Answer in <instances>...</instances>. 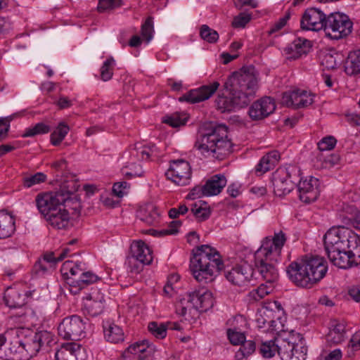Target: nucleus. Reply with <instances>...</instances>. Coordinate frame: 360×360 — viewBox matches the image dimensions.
Returning a JSON list of instances; mask_svg holds the SVG:
<instances>
[{"label": "nucleus", "mask_w": 360, "mask_h": 360, "mask_svg": "<svg viewBox=\"0 0 360 360\" xmlns=\"http://www.w3.org/2000/svg\"><path fill=\"white\" fill-rule=\"evenodd\" d=\"M155 348L148 341L135 342L128 347L124 354H131L139 360H153Z\"/></svg>", "instance_id": "5701e85b"}, {"label": "nucleus", "mask_w": 360, "mask_h": 360, "mask_svg": "<svg viewBox=\"0 0 360 360\" xmlns=\"http://www.w3.org/2000/svg\"><path fill=\"white\" fill-rule=\"evenodd\" d=\"M260 354L266 359L273 357L278 353L277 338L274 340L263 342L259 349Z\"/></svg>", "instance_id": "a18cd8bd"}, {"label": "nucleus", "mask_w": 360, "mask_h": 360, "mask_svg": "<svg viewBox=\"0 0 360 360\" xmlns=\"http://www.w3.org/2000/svg\"><path fill=\"white\" fill-rule=\"evenodd\" d=\"M10 340V349L12 352V360L26 357L24 353L27 354V341L22 343L18 336L13 335Z\"/></svg>", "instance_id": "4c0bfd02"}, {"label": "nucleus", "mask_w": 360, "mask_h": 360, "mask_svg": "<svg viewBox=\"0 0 360 360\" xmlns=\"http://www.w3.org/2000/svg\"><path fill=\"white\" fill-rule=\"evenodd\" d=\"M148 329L151 335L156 338L163 339L167 336V325H165V323L150 322Z\"/></svg>", "instance_id": "49530a36"}, {"label": "nucleus", "mask_w": 360, "mask_h": 360, "mask_svg": "<svg viewBox=\"0 0 360 360\" xmlns=\"http://www.w3.org/2000/svg\"><path fill=\"white\" fill-rule=\"evenodd\" d=\"M191 174L189 162L181 159L171 161L169 168L165 172L167 179L179 186L188 185Z\"/></svg>", "instance_id": "f8f14e48"}, {"label": "nucleus", "mask_w": 360, "mask_h": 360, "mask_svg": "<svg viewBox=\"0 0 360 360\" xmlns=\"http://www.w3.org/2000/svg\"><path fill=\"white\" fill-rule=\"evenodd\" d=\"M79 283L84 284L85 286L98 281L100 278L90 271H86V266L85 264H84V270L80 273L78 278Z\"/></svg>", "instance_id": "603ef678"}, {"label": "nucleus", "mask_w": 360, "mask_h": 360, "mask_svg": "<svg viewBox=\"0 0 360 360\" xmlns=\"http://www.w3.org/2000/svg\"><path fill=\"white\" fill-rule=\"evenodd\" d=\"M271 313L272 312L267 309H262L258 311L256 314L255 319L257 326L259 328H262L266 327V325L270 326L272 321L269 318V314Z\"/></svg>", "instance_id": "864d4df0"}, {"label": "nucleus", "mask_w": 360, "mask_h": 360, "mask_svg": "<svg viewBox=\"0 0 360 360\" xmlns=\"http://www.w3.org/2000/svg\"><path fill=\"white\" fill-rule=\"evenodd\" d=\"M297 185L300 199L306 203L315 201L319 195V180L309 176L304 179H299Z\"/></svg>", "instance_id": "2eb2a0df"}, {"label": "nucleus", "mask_w": 360, "mask_h": 360, "mask_svg": "<svg viewBox=\"0 0 360 360\" xmlns=\"http://www.w3.org/2000/svg\"><path fill=\"white\" fill-rule=\"evenodd\" d=\"M155 147L154 146L136 145L131 151V154L136 156L139 160H147L156 156Z\"/></svg>", "instance_id": "ea45409f"}, {"label": "nucleus", "mask_w": 360, "mask_h": 360, "mask_svg": "<svg viewBox=\"0 0 360 360\" xmlns=\"http://www.w3.org/2000/svg\"><path fill=\"white\" fill-rule=\"evenodd\" d=\"M310 47V41L299 37L287 46L284 49V52L288 58L296 59L304 54H307Z\"/></svg>", "instance_id": "393cba45"}, {"label": "nucleus", "mask_w": 360, "mask_h": 360, "mask_svg": "<svg viewBox=\"0 0 360 360\" xmlns=\"http://www.w3.org/2000/svg\"><path fill=\"white\" fill-rule=\"evenodd\" d=\"M300 170L295 167L279 168L273 174L274 192L278 196L290 193L299 180Z\"/></svg>", "instance_id": "6e6552de"}, {"label": "nucleus", "mask_w": 360, "mask_h": 360, "mask_svg": "<svg viewBox=\"0 0 360 360\" xmlns=\"http://www.w3.org/2000/svg\"><path fill=\"white\" fill-rule=\"evenodd\" d=\"M327 271V262L319 255L302 256L286 267L290 281L300 288L307 289L311 288L322 280Z\"/></svg>", "instance_id": "20e7f679"}, {"label": "nucleus", "mask_w": 360, "mask_h": 360, "mask_svg": "<svg viewBox=\"0 0 360 360\" xmlns=\"http://www.w3.org/2000/svg\"><path fill=\"white\" fill-rule=\"evenodd\" d=\"M76 190L74 186L68 191L61 188L56 192L39 193L35 198L37 210L44 219L63 205L71 206L74 212H80L81 202L77 195L75 193Z\"/></svg>", "instance_id": "0eeeda50"}, {"label": "nucleus", "mask_w": 360, "mask_h": 360, "mask_svg": "<svg viewBox=\"0 0 360 360\" xmlns=\"http://www.w3.org/2000/svg\"><path fill=\"white\" fill-rule=\"evenodd\" d=\"M176 312L183 316L187 315L195 316L198 314L195 307L193 303L191 292L187 293L181 298L176 305Z\"/></svg>", "instance_id": "e433bc0d"}, {"label": "nucleus", "mask_w": 360, "mask_h": 360, "mask_svg": "<svg viewBox=\"0 0 360 360\" xmlns=\"http://www.w3.org/2000/svg\"><path fill=\"white\" fill-rule=\"evenodd\" d=\"M244 322L245 319L240 315L234 316L227 321V325L229 326L226 331L227 337L233 345H239L246 340L245 335L241 331L239 326V323Z\"/></svg>", "instance_id": "4be33fe9"}, {"label": "nucleus", "mask_w": 360, "mask_h": 360, "mask_svg": "<svg viewBox=\"0 0 360 360\" xmlns=\"http://www.w3.org/2000/svg\"><path fill=\"white\" fill-rule=\"evenodd\" d=\"M295 343L286 339L277 338L278 354L282 360H292L290 353L294 349Z\"/></svg>", "instance_id": "79ce46f5"}, {"label": "nucleus", "mask_w": 360, "mask_h": 360, "mask_svg": "<svg viewBox=\"0 0 360 360\" xmlns=\"http://www.w3.org/2000/svg\"><path fill=\"white\" fill-rule=\"evenodd\" d=\"M206 192L207 191L205 190V185L197 186L191 191L188 197L192 200L200 198L203 196H207Z\"/></svg>", "instance_id": "774afa93"}, {"label": "nucleus", "mask_w": 360, "mask_h": 360, "mask_svg": "<svg viewBox=\"0 0 360 360\" xmlns=\"http://www.w3.org/2000/svg\"><path fill=\"white\" fill-rule=\"evenodd\" d=\"M20 328H14L7 330L4 334H0V359L12 360V352L10 349V340L13 335L18 336Z\"/></svg>", "instance_id": "c85d7f7f"}, {"label": "nucleus", "mask_w": 360, "mask_h": 360, "mask_svg": "<svg viewBox=\"0 0 360 360\" xmlns=\"http://www.w3.org/2000/svg\"><path fill=\"white\" fill-rule=\"evenodd\" d=\"M227 180L224 174H216L205 184L207 196L218 195L226 185Z\"/></svg>", "instance_id": "2f4dec72"}, {"label": "nucleus", "mask_w": 360, "mask_h": 360, "mask_svg": "<svg viewBox=\"0 0 360 360\" xmlns=\"http://www.w3.org/2000/svg\"><path fill=\"white\" fill-rule=\"evenodd\" d=\"M340 63V58H339L338 53L332 54L328 53L324 54L321 58L322 65L328 70L336 68Z\"/></svg>", "instance_id": "8fccbe9b"}, {"label": "nucleus", "mask_w": 360, "mask_h": 360, "mask_svg": "<svg viewBox=\"0 0 360 360\" xmlns=\"http://www.w3.org/2000/svg\"><path fill=\"white\" fill-rule=\"evenodd\" d=\"M252 19V15L248 12H241L236 15L232 21V26L235 28H244Z\"/></svg>", "instance_id": "5fc2aeb1"}, {"label": "nucleus", "mask_w": 360, "mask_h": 360, "mask_svg": "<svg viewBox=\"0 0 360 360\" xmlns=\"http://www.w3.org/2000/svg\"><path fill=\"white\" fill-rule=\"evenodd\" d=\"M352 30V22L347 15L333 13L327 17L324 32L328 38L340 39L349 35Z\"/></svg>", "instance_id": "1a4fd4ad"}, {"label": "nucleus", "mask_w": 360, "mask_h": 360, "mask_svg": "<svg viewBox=\"0 0 360 360\" xmlns=\"http://www.w3.org/2000/svg\"><path fill=\"white\" fill-rule=\"evenodd\" d=\"M200 34L202 39L209 43H214L219 39L218 33L206 25H202Z\"/></svg>", "instance_id": "6e6d98bb"}, {"label": "nucleus", "mask_w": 360, "mask_h": 360, "mask_svg": "<svg viewBox=\"0 0 360 360\" xmlns=\"http://www.w3.org/2000/svg\"><path fill=\"white\" fill-rule=\"evenodd\" d=\"M195 148L205 158L223 160L231 153L232 143L228 137V129L217 125L200 135Z\"/></svg>", "instance_id": "423d86ee"}, {"label": "nucleus", "mask_w": 360, "mask_h": 360, "mask_svg": "<svg viewBox=\"0 0 360 360\" xmlns=\"http://www.w3.org/2000/svg\"><path fill=\"white\" fill-rule=\"evenodd\" d=\"M238 350L236 352L234 360H248V357L252 355L255 349L256 345L253 340H245L240 345Z\"/></svg>", "instance_id": "a19ab883"}, {"label": "nucleus", "mask_w": 360, "mask_h": 360, "mask_svg": "<svg viewBox=\"0 0 360 360\" xmlns=\"http://www.w3.org/2000/svg\"><path fill=\"white\" fill-rule=\"evenodd\" d=\"M223 267L219 252L208 245L200 246L190 262L191 272L200 283L212 281Z\"/></svg>", "instance_id": "39448f33"}, {"label": "nucleus", "mask_w": 360, "mask_h": 360, "mask_svg": "<svg viewBox=\"0 0 360 360\" xmlns=\"http://www.w3.org/2000/svg\"><path fill=\"white\" fill-rule=\"evenodd\" d=\"M344 68L348 75L360 74V49L349 52L345 61Z\"/></svg>", "instance_id": "c9c22d12"}, {"label": "nucleus", "mask_w": 360, "mask_h": 360, "mask_svg": "<svg viewBox=\"0 0 360 360\" xmlns=\"http://www.w3.org/2000/svg\"><path fill=\"white\" fill-rule=\"evenodd\" d=\"M115 65V60L112 56L108 57L103 62L100 69L101 79L103 81L107 82L111 79Z\"/></svg>", "instance_id": "c03bdc74"}, {"label": "nucleus", "mask_w": 360, "mask_h": 360, "mask_svg": "<svg viewBox=\"0 0 360 360\" xmlns=\"http://www.w3.org/2000/svg\"><path fill=\"white\" fill-rule=\"evenodd\" d=\"M49 131V125L44 122H38L33 126H30L25 129L21 136L22 138L34 137L37 135L48 134Z\"/></svg>", "instance_id": "37998d69"}, {"label": "nucleus", "mask_w": 360, "mask_h": 360, "mask_svg": "<svg viewBox=\"0 0 360 360\" xmlns=\"http://www.w3.org/2000/svg\"><path fill=\"white\" fill-rule=\"evenodd\" d=\"M315 94L304 89H295L283 93L281 103L287 107L305 108L314 101Z\"/></svg>", "instance_id": "ddd939ff"}, {"label": "nucleus", "mask_w": 360, "mask_h": 360, "mask_svg": "<svg viewBox=\"0 0 360 360\" xmlns=\"http://www.w3.org/2000/svg\"><path fill=\"white\" fill-rule=\"evenodd\" d=\"M58 330L63 339L78 340L85 337L86 322L80 316L72 315L63 319Z\"/></svg>", "instance_id": "9b49d317"}, {"label": "nucleus", "mask_w": 360, "mask_h": 360, "mask_svg": "<svg viewBox=\"0 0 360 360\" xmlns=\"http://www.w3.org/2000/svg\"><path fill=\"white\" fill-rule=\"evenodd\" d=\"M224 89L230 96L219 95L216 99L217 108L221 112L232 111L247 105L250 98L258 89V79L254 67H243L233 72L226 81Z\"/></svg>", "instance_id": "7ed1b4c3"}, {"label": "nucleus", "mask_w": 360, "mask_h": 360, "mask_svg": "<svg viewBox=\"0 0 360 360\" xmlns=\"http://www.w3.org/2000/svg\"><path fill=\"white\" fill-rule=\"evenodd\" d=\"M253 276V269L247 264L237 266L226 274V279L231 283L243 285L248 282Z\"/></svg>", "instance_id": "412c9836"}, {"label": "nucleus", "mask_w": 360, "mask_h": 360, "mask_svg": "<svg viewBox=\"0 0 360 360\" xmlns=\"http://www.w3.org/2000/svg\"><path fill=\"white\" fill-rule=\"evenodd\" d=\"M275 109L274 100L271 97H264L250 105L248 113L252 120H259L273 113Z\"/></svg>", "instance_id": "6ab92c4d"}, {"label": "nucleus", "mask_w": 360, "mask_h": 360, "mask_svg": "<svg viewBox=\"0 0 360 360\" xmlns=\"http://www.w3.org/2000/svg\"><path fill=\"white\" fill-rule=\"evenodd\" d=\"M122 5V0H99L98 10L104 12L120 7Z\"/></svg>", "instance_id": "13d9d810"}, {"label": "nucleus", "mask_w": 360, "mask_h": 360, "mask_svg": "<svg viewBox=\"0 0 360 360\" xmlns=\"http://www.w3.org/2000/svg\"><path fill=\"white\" fill-rule=\"evenodd\" d=\"M70 131L69 126L65 122H60L50 135L51 143L57 146L61 143Z\"/></svg>", "instance_id": "58836bf2"}, {"label": "nucleus", "mask_w": 360, "mask_h": 360, "mask_svg": "<svg viewBox=\"0 0 360 360\" xmlns=\"http://www.w3.org/2000/svg\"><path fill=\"white\" fill-rule=\"evenodd\" d=\"M234 7L238 10H243L245 7L252 8H257L259 6L257 0H233Z\"/></svg>", "instance_id": "69168bd1"}, {"label": "nucleus", "mask_w": 360, "mask_h": 360, "mask_svg": "<svg viewBox=\"0 0 360 360\" xmlns=\"http://www.w3.org/2000/svg\"><path fill=\"white\" fill-rule=\"evenodd\" d=\"M104 306V295L98 290L93 291L83 301L84 311L91 316L101 314L103 311Z\"/></svg>", "instance_id": "aec40b11"}, {"label": "nucleus", "mask_w": 360, "mask_h": 360, "mask_svg": "<svg viewBox=\"0 0 360 360\" xmlns=\"http://www.w3.org/2000/svg\"><path fill=\"white\" fill-rule=\"evenodd\" d=\"M326 18V15L320 9L316 8H308L302 17L301 28L310 31L324 30Z\"/></svg>", "instance_id": "4468645a"}, {"label": "nucleus", "mask_w": 360, "mask_h": 360, "mask_svg": "<svg viewBox=\"0 0 360 360\" xmlns=\"http://www.w3.org/2000/svg\"><path fill=\"white\" fill-rule=\"evenodd\" d=\"M324 246L331 263L340 269H348L360 262V237L352 229L338 226L325 234Z\"/></svg>", "instance_id": "f03ea898"}, {"label": "nucleus", "mask_w": 360, "mask_h": 360, "mask_svg": "<svg viewBox=\"0 0 360 360\" xmlns=\"http://www.w3.org/2000/svg\"><path fill=\"white\" fill-rule=\"evenodd\" d=\"M219 83L214 82L209 85H204L200 88L190 90L179 98L180 102L190 103H199L210 98L218 89Z\"/></svg>", "instance_id": "dca6fc26"}, {"label": "nucleus", "mask_w": 360, "mask_h": 360, "mask_svg": "<svg viewBox=\"0 0 360 360\" xmlns=\"http://www.w3.org/2000/svg\"><path fill=\"white\" fill-rule=\"evenodd\" d=\"M280 154L276 150L271 151L264 155L255 167V171L262 174L271 169L278 162Z\"/></svg>", "instance_id": "72a5a7b5"}, {"label": "nucleus", "mask_w": 360, "mask_h": 360, "mask_svg": "<svg viewBox=\"0 0 360 360\" xmlns=\"http://www.w3.org/2000/svg\"><path fill=\"white\" fill-rule=\"evenodd\" d=\"M286 241L283 231L275 233L273 237L267 236L262 239L260 247L255 252V265L266 283L250 291L248 295L250 302H257L271 293L274 283L278 278L276 264L280 261L281 251Z\"/></svg>", "instance_id": "f257e3e1"}, {"label": "nucleus", "mask_w": 360, "mask_h": 360, "mask_svg": "<svg viewBox=\"0 0 360 360\" xmlns=\"http://www.w3.org/2000/svg\"><path fill=\"white\" fill-rule=\"evenodd\" d=\"M153 27L151 18H148L141 27V35L145 38L147 42H149L153 38Z\"/></svg>", "instance_id": "0e129e2a"}, {"label": "nucleus", "mask_w": 360, "mask_h": 360, "mask_svg": "<svg viewBox=\"0 0 360 360\" xmlns=\"http://www.w3.org/2000/svg\"><path fill=\"white\" fill-rule=\"evenodd\" d=\"M191 212L199 220H205L210 215V210L207 205H202L201 203H195L192 208Z\"/></svg>", "instance_id": "3c124183"}, {"label": "nucleus", "mask_w": 360, "mask_h": 360, "mask_svg": "<svg viewBox=\"0 0 360 360\" xmlns=\"http://www.w3.org/2000/svg\"><path fill=\"white\" fill-rule=\"evenodd\" d=\"M307 352V347L302 342L297 343L290 356L292 357V360H306Z\"/></svg>", "instance_id": "bf43d9fd"}, {"label": "nucleus", "mask_w": 360, "mask_h": 360, "mask_svg": "<svg viewBox=\"0 0 360 360\" xmlns=\"http://www.w3.org/2000/svg\"><path fill=\"white\" fill-rule=\"evenodd\" d=\"M130 249L131 256L128 258V266L131 272L139 273L141 271L143 265L149 264L152 262V250L142 240L134 241Z\"/></svg>", "instance_id": "9d476101"}, {"label": "nucleus", "mask_w": 360, "mask_h": 360, "mask_svg": "<svg viewBox=\"0 0 360 360\" xmlns=\"http://www.w3.org/2000/svg\"><path fill=\"white\" fill-rule=\"evenodd\" d=\"M290 13L287 12L283 17L281 18L277 22H275V24L271 27L269 33L271 34L281 30L286 25L287 21L290 19Z\"/></svg>", "instance_id": "338daca9"}, {"label": "nucleus", "mask_w": 360, "mask_h": 360, "mask_svg": "<svg viewBox=\"0 0 360 360\" xmlns=\"http://www.w3.org/2000/svg\"><path fill=\"white\" fill-rule=\"evenodd\" d=\"M53 341L52 335L48 331H40L34 335L31 340H27V355H35L44 345H49Z\"/></svg>", "instance_id": "bb28decb"}, {"label": "nucleus", "mask_w": 360, "mask_h": 360, "mask_svg": "<svg viewBox=\"0 0 360 360\" xmlns=\"http://www.w3.org/2000/svg\"><path fill=\"white\" fill-rule=\"evenodd\" d=\"M30 293L21 291L14 288H8L4 293L6 304L10 308H18L24 306Z\"/></svg>", "instance_id": "a878e982"}, {"label": "nucleus", "mask_w": 360, "mask_h": 360, "mask_svg": "<svg viewBox=\"0 0 360 360\" xmlns=\"http://www.w3.org/2000/svg\"><path fill=\"white\" fill-rule=\"evenodd\" d=\"M56 360H88L84 349L76 342L63 344L55 354Z\"/></svg>", "instance_id": "f3484780"}, {"label": "nucleus", "mask_w": 360, "mask_h": 360, "mask_svg": "<svg viewBox=\"0 0 360 360\" xmlns=\"http://www.w3.org/2000/svg\"><path fill=\"white\" fill-rule=\"evenodd\" d=\"M193 303L196 312L206 311L212 308L214 304L212 293L207 289L202 288L191 292Z\"/></svg>", "instance_id": "b1692460"}, {"label": "nucleus", "mask_w": 360, "mask_h": 360, "mask_svg": "<svg viewBox=\"0 0 360 360\" xmlns=\"http://www.w3.org/2000/svg\"><path fill=\"white\" fill-rule=\"evenodd\" d=\"M15 231V217L5 210L0 211V239L11 236Z\"/></svg>", "instance_id": "cd10ccee"}, {"label": "nucleus", "mask_w": 360, "mask_h": 360, "mask_svg": "<svg viewBox=\"0 0 360 360\" xmlns=\"http://www.w3.org/2000/svg\"><path fill=\"white\" fill-rule=\"evenodd\" d=\"M137 217L148 225L158 223L160 214L153 204H147L140 207L136 212Z\"/></svg>", "instance_id": "7c9ffc66"}, {"label": "nucleus", "mask_w": 360, "mask_h": 360, "mask_svg": "<svg viewBox=\"0 0 360 360\" xmlns=\"http://www.w3.org/2000/svg\"><path fill=\"white\" fill-rule=\"evenodd\" d=\"M129 184L126 181L115 183L112 187L114 194L118 198H122L129 191Z\"/></svg>", "instance_id": "e2e57ef3"}, {"label": "nucleus", "mask_w": 360, "mask_h": 360, "mask_svg": "<svg viewBox=\"0 0 360 360\" xmlns=\"http://www.w3.org/2000/svg\"><path fill=\"white\" fill-rule=\"evenodd\" d=\"M46 175L43 172H37L33 175H28L23 178V185L25 188H30L34 185L46 181Z\"/></svg>", "instance_id": "09e8293b"}, {"label": "nucleus", "mask_w": 360, "mask_h": 360, "mask_svg": "<svg viewBox=\"0 0 360 360\" xmlns=\"http://www.w3.org/2000/svg\"><path fill=\"white\" fill-rule=\"evenodd\" d=\"M346 325L343 321H334L327 335V341L329 343L337 345L343 342L346 338Z\"/></svg>", "instance_id": "473e14b6"}, {"label": "nucleus", "mask_w": 360, "mask_h": 360, "mask_svg": "<svg viewBox=\"0 0 360 360\" xmlns=\"http://www.w3.org/2000/svg\"><path fill=\"white\" fill-rule=\"evenodd\" d=\"M122 174L127 176H139L143 171L139 164L131 162L122 169Z\"/></svg>", "instance_id": "4d7b16f0"}, {"label": "nucleus", "mask_w": 360, "mask_h": 360, "mask_svg": "<svg viewBox=\"0 0 360 360\" xmlns=\"http://www.w3.org/2000/svg\"><path fill=\"white\" fill-rule=\"evenodd\" d=\"M103 327L104 338L106 341L114 344L124 341V332L119 326L106 321L103 322Z\"/></svg>", "instance_id": "c756f323"}, {"label": "nucleus", "mask_w": 360, "mask_h": 360, "mask_svg": "<svg viewBox=\"0 0 360 360\" xmlns=\"http://www.w3.org/2000/svg\"><path fill=\"white\" fill-rule=\"evenodd\" d=\"M188 117L186 115L180 113H174L169 116H166L163 119V122L169 124L172 127H178L185 125Z\"/></svg>", "instance_id": "de8ad7c7"}, {"label": "nucleus", "mask_w": 360, "mask_h": 360, "mask_svg": "<svg viewBox=\"0 0 360 360\" xmlns=\"http://www.w3.org/2000/svg\"><path fill=\"white\" fill-rule=\"evenodd\" d=\"M68 252L69 250L68 248H64L60 252L47 253L44 255V259L47 262H58L65 259L67 257Z\"/></svg>", "instance_id": "052dcab7"}, {"label": "nucleus", "mask_w": 360, "mask_h": 360, "mask_svg": "<svg viewBox=\"0 0 360 360\" xmlns=\"http://www.w3.org/2000/svg\"><path fill=\"white\" fill-rule=\"evenodd\" d=\"M84 264L81 262L65 261L60 269L63 277L66 281L75 280L73 277L80 275L84 270Z\"/></svg>", "instance_id": "f704fd0d"}, {"label": "nucleus", "mask_w": 360, "mask_h": 360, "mask_svg": "<svg viewBox=\"0 0 360 360\" xmlns=\"http://www.w3.org/2000/svg\"><path fill=\"white\" fill-rule=\"evenodd\" d=\"M79 213V212H74L71 206L63 205L56 211L48 215L44 219L54 229H66L70 224V214H77Z\"/></svg>", "instance_id": "a211bd4d"}, {"label": "nucleus", "mask_w": 360, "mask_h": 360, "mask_svg": "<svg viewBox=\"0 0 360 360\" xmlns=\"http://www.w3.org/2000/svg\"><path fill=\"white\" fill-rule=\"evenodd\" d=\"M336 143L337 140L335 137L328 136L318 143V148L321 151L330 150L335 148Z\"/></svg>", "instance_id": "680f3d73"}]
</instances>
